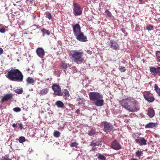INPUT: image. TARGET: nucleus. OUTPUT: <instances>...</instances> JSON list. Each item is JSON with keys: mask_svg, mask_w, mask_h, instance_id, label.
Listing matches in <instances>:
<instances>
[{"mask_svg": "<svg viewBox=\"0 0 160 160\" xmlns=\"http://www.w3.org/2000/svg\"><path fill=\"white\" fill-rule=\"evenodd\" d=\"M122 106L129 112H133L139 110L138 102L132 98L123 99L120 102Z\"/></svg>", "mask_w": 160, "mask_h": 160, "instance_id": "1", "label": "nucleus"}, {"mask_svg": "<svg viewBox=\"0 0 160 160\" xmlns=\"http://www.w3.org/2000/svg\"><path fill=\"white\" fill-rule=\"evenodd\" d=\"M6 77L10 80L17 82H22L23 75L21 72L18 69H12L7 72Z\"/></svg>", "mask_w": 160, "mask_h": 160, "instance_id": "2", "label": "nucleus"}, {"mask_svg": "<svg viewBox=\"0 0 160 160\" xmlns=\"http://www.w3.org/2000/svg\"><path fill=\"white\" fill-rule=\"evenodd\" d=\"M88 95L90 100L93 101L96 106L100 107L103 105V96L99 93L95 92H90Z\"/></svg>", "mask_w": 160, "mask_h": 160, "instance_id": "3", "label": "nucleus"}, {"mask_svg": "<svg viewBox=\"0 0 160 160\" xmlns=\"http://www.w3.org/2000/svg\"><path fill=\"white\" fill-rule=\"evenodd\" d=\"M83 52L81 50H72L70 54V57L73 62L78 64H81L83 60L82 57Z\"/></svg>", "mask_w": 160, "mask_h": 160, "instance_id": "4", "label": "nucleus"}, {"mask_svg": "<svg viewBox=\"0 0 160 160\" xmlns=\"http://www.w3.org/2000/svg\"><path fill=\"white\" fill-rule=\"evenodd\" d=\"M104 124V131L107 133L110 132L111 131H113L115 130L113 126L110 122L106 121L102 122Z\"/></svg>", "mask_w": 160, "mask_h": 160, "instance_id": "5", "label": "nucleus"}, {"mask_svg": "<svg viewBox=\"0 0 160 160\" xmlns=\"http://www.w3.org/2000/svg\"><path fill=\"white\" fill-rule=\"evenodd\" d=\"M52 88L54 91V93L56 96H62V92H61V88L58 84L54 83L52 86Z\"/></svg>", "mask_w": 160, "mask_h": 160, "instance_id": "6", "label": "nucleus"}, {"mask_svg": "<svg viewBox=\"0 0 160 160\" xmlns=\"http://www.w3.org/2000/svg\"><path fill=\"white\" fill-rule=\"evenodd\" d=\"M73 14L75 16L81 15L82 12V10L81 8L78 4L76 3L73 4Z\"/></svg>", "mask_w": 160, "mask_h": 160, "instance_id": "7", "label": "nucleus"}, {"mask_svg": "<svg viewBox=\"0 0 160 160\" xmlns=\"http://www.w3.org/2000/svg\"><path fill=\"white\" fill-rule=\"evenodd\" d=\"M152 96V94L148 91L145 92L143 94L145 99L149 102H152L155 100L154 97Z\"/></svg>", "mask_w": 160, "mask_h": 160, "instance_id": "8", "label": "nucleus"}, {"mask_svg": "<svg viewBox=\"0 0 160 160\" xmlns=\"http://www.w3.org/2000/svg\"><path fill=\"white\" fill-rule=\"evenodd\" d=\"M149 70L152 75H158L160 76V67L155 68L152 66L149 67Z\"/></svg>", "mask_w": 160, "mask_h": 160, "instance_id": "9", "label": "nucleus"}, {"mask_svg": "<svg viewBox=\"0 0 160 160\" xmlns=\"http://www.w3.org/2000/svg\"><path fill=\"white\" fill-rule=\"evenodd\" d=\"M76 39L78 41L82 42H85L87 41V38L84 36L83 32H81L79 34L75 36Z\"/></svg>", "mask_w": 160, "mask_h": 160, "instance_id": "10", "label": "nucleus"}, {"mask_svg": "<svg viewBox=\"0 0 160 160\" xmlns=\"http://www.w3.org/2000/svg\"><path fill=\"white\" fill-rule=\"evenodd\" d=\"M111 146L112 148L116 150H120L122 148L121 145L116 140H115L112 142Z\"/></svg>", "mask_w": 160, "mask_h": 160, "instance_id": "11", "label": "nucleus"}, {"mask_svg": "<svg viewBox=\"0 0 160 160\" xmlns=\"http://www.w3.org/2000/svg\"><path fill=\"white\" fill-rule=\"evenodd\" d=\"M72 28L74 34L75 36L81 32V28L78 23L73 25Z\"/></svg>", "mask_w": 160, "mask_h": 160, "instance_id": "12", "label": "nucleus"}, {"mask_svg": "<svg viewBox=\"0 0 160 160\" xmlns=\"http://www.w3.org/2000/svg\"><path fill=\"white\" fill-rule=\"evenodd\" d=\"M136 143L138 144L140 146L145 145L147 144V140L143 138L140 139H136L135 140Z\"/></svg>", "mask_w": 160, "mask_h": 160, "instance_id": "13", "label": "nucleus"}, {"mask_svg": "<svg viewBox=\"0 0 160 160\" xmlns=\"http://www.w3.org/2000/svg\"><path fill=\"white\" fill-rule=\"evenodd\" d=\"M12 97V93L7 94L2 97L1 99V102H3L11 99Z\"/></svg>", "mask_w": 160, "mask_h": 160, "instance_id": "14", "label": "nucleus"}, {"mask_svg": "<svg viewBox=\"0 0 160 160\" xmlns=\"http://www.w3.org/2000/svg\"><path fill=\"white\" fill-rule=\"evenodd\" d=\"M36 53L38 56L41 58H42L45 55L44 50L41 48H37L36 50Z\"/></svg>", "mask_w": 160, "mask_h": 160, "instance_id": "15", "label": "nucleus"}, {"mask_svg": "<svg viewBox=\"0 0 160 160\" xmlns=\"http://www.w3.org/2000/svg\"><path fill=\"white\" fill-rule=\"evenodd\" d=\"M110 47L113 49L116 50L119 47L118 43L114 40L110 41Z\"/></svg>", "mask_w": 160, "mask_h": 160, "instance_id": "16", "label": "nucleus"}, {"mask_svg": "<svg viewBox=\"0 0 160 160\" xmlns=\"http://www.w3.org/2000/svg\"><path fill=\"white\" fill-rule=\"evenodd\" d=\"M49 92V88H45L41 89L39 94L41 96H43L47 94Z\"/></svg>", "mask_w": 160, "mask_h": 160, "instance_id": "17", "label": "nucleus"}, {"mask_svg": "<svg viewBox=\"0 0 160 160\" xmlns=\"http://www.w3.org/2000/svg\"><path fill=\"white\" fill-rule=\"evenodd\" d=\"M102 141H93L90 144V146L92 147H95L96 146H99V145H102Z\"/></svg>", "mask_w": 160, "mask_h": 160, "instance_id": "18", "label": "nucleus"}, {"mask_svg": "<svg viewBox=\"0 0 160 160\" xmlns=\"http://www.w3.org/2000/svg\"><path fill=\"white\" fill-rule=\"evenodd\" d=\"M157 124V123L149 122L145 125V128H152L156 127Z\"/></svg>", "mask_w": 160, "mask_h": 160, "instance_id": "19", "label": "nucleus"}, {"mask_svg": "<svg viewBox=\"0 0 160 160\" xmlns=\"http://www.w3.org/2000/svg\"><path fill=\"white\" fill-rule=\"evenodd\" d=\"M26 82L28 84H32L33 85L35 82L33 79L32 78L28 77L26 79Z\"/></svg>", "mask_w": 160, "mask_h": 160, "instance_id": "20", "label": "nucleus"}, {"mask_svg": "<svg viewBox=\"0 0 160 160\" xmlns=\"http://www.w3.org/2000/svg\"><path fill=\"white\" fill-rule=\"evenodd\" d=\"M96 156L98 158L99 160H106V159L104 155L99 153L97 154Z\"/></svg>", "mask_w": 160, "mask_h": 160, "instance_id": "21", "label": "nucleus"}, {"mask_svg": "<svg viewBox=\"0 0 160 160\" xmlns=\"http://www.w3.org/2000/svg\"><path fill=\"white\" fill-rule=\"evenodd\" d=\"M76 101L78 102L80 104L84 105L85 104V100L83 98H77Z\"/></svg>", "mask_w": 160, "mask_h": 160, "instance_id": "22", "label": "nucleus"}, {"mask_svg": "<svg viewBox=\"0 0 160 160\" xmlns=\"http://www.w3.org/2000/svg\"><path fill=\"white\" fill-rule=\"evenodd\" d=\"M55 104L58 108H62L64 105L63 102L60 101H57L55 103Z\"/></svg>", "mask_w": 160, "mask_h": 160, "instance_id": "23", "label": "nucleus"}, {"mask_svg": "<svg viewBox=\"0 0 160 160\" xmlns=\"http://www.w3.org/2000/svg\"><path fill=\"white\" fill-rule=\"evenodd\" d=\"M148 113V115L151 118L153 117L155 114L154 110L152 109H149Z\"/></svg>", "mask_w": 160, "mask_h": 160, "instance_id": "24", "label": "nucleus"}, {"mask_svg": "<svg viewBox=\"0 0 160 160\" xmlns=\"http://www.w3.org/2000/svg\"><path fill=\"white\" fill-rule=\"evenodd\" d=\"M154 90L158 96H160V88L156 84H155L154 85Z\"/></svg>", "mask_w": 160, "mask_h": 160, "instance_id": "25", "label": "nucleus"}, {"mask_svg": "<svg viewBox=\"0 0 160 160\" xmlns=\"http://www.w3.org/2000/svg\"><path fill=\"white\" fill-rule=\"evenodd\" d=\"M60 66L61 68L63 69H66L68 67L67 64L64 61L61 62Z\"/></svg>", "mask_w": 160, "mask_h": 160, "instance_id": "26", "label": "nucleus"}, {"mask_svg": "<svg viewBox=\"0 0 160 160\" xmlns=\"http://www.w3.org/2000/svg\"><path fill=\"white\" fill-rule=\"evenodd\" d=\"M143 154V153L142 151L138 150L135 152L136 156L140 158Z\"/></svg>", "mask_w": 160, "mask_h": 160, "instance_id": "27", "label": "nucleus"}, {"mask_svg": "<svg viewBox=\"0 0 160 160\" xmlns=\"http://www.w3.org/2000/svg\"><path fill=\"white\" fill-rule=\"evenodd\" d=\"M63 93L64 94L65 96L67 97H68L70 96V94L69 92L67 89H64L62 93Z\"/></svg>", "mask_w": 160, "mask_h": 160, "instance_id": "28", "label": "nucleus"}, {"mask_svg": "<svg viewBox=\"0 0 160 160\" xmlns=\"http://www.w3.org/2000/svg\"><path fill=\"white\" fill-rule=\"evenodd\" d=\"M41 32L43 33V34H46L48 35H49L50 34V32L48 30L45 29L44 28L42 29Z\"/></svg>", "mask_w": 160, "mask_h": 160, "instance_id": "29", "label": "nucleus"}, {"mask_svg": "<svg viewBox=\"0 0 160 160\" xmlns=\"http://www.w3.org/2000/svg\"><path fill=\"white\" fill-rule=\"evenodd\" d=\"M14 92L18 94H21L23 92V90L22 88L17 89L14 90Z\"/></svg>", "mask_w": 160, "mask_h": 160, "instance_id": "30", "label": "nucleus"}, {"mask_svg": "<svg viewBox=\"0 0 160 160\" xmlns=\"http://www.w3.org/2000/svg\"><path fill=\"white\" fill-rule=\"evenodd\" d=\"M146 28V29L148 31L153 30L154 29L153 26L151 24L148 25Z\"/></svg>", "mask_w": 160, "mask_h": 160, "instance_id": "31", "label": "nucleus"}, {"mask_svg": "<svg viewBox=\"0 0 160 160\" xmlns=\"http://www.w3.org/2000/svg\"><path fill=\"white\" fill-rule=\"evenodd\" d=\"M46 17L48 19H52V15L49 12H45Z\"/></svg>", "mask_w": 160, "mask_h": 160, "instance_id": "32", "label": "nucleus"}, {"mask_svg": "<svg viewBox=\"0 0 160 160\" xmlns=\"http://www.w3.org/2000/svg\"><path fill=\"white\" fill-rule=\"evenodd\" d=\"M95 130L93 129H91L88 132V134L89 136L93 135L95 133Z\"/></svg>", "mask_w": 160, "mask_h": 160, "instance_id": "33", "label": "nucleus"}, {"mask_svg": "<svg viewBox=\"0 0 160 160\" xmlns=\"http://www.w3.org/2000/svg\"><path fill=\"white\" fill-rule=\"evenodd\" d=\"M25 138L23 136L20 137L18 139V141L19 142L21 143L25 141Z\"/></svg>", "mask_w": 160, "mask_h": 160, "instance_id": "34", "label": "nucleus"}, {"mask_svg": "<svg viewBox=\"0 0 160 160\" xmlns=\"http://www.w3.org/2000/svg\"><path fill=\"white\" fill-rule=\"evenodd\" d=\"M60 133L59 131H56L53 133L54 137L57 138L58 137L60 136Z\"/></svg>", "mask_w": 160, "mask_h": 160, "instance_id": "35", "label": "nucleus"}, {"mask_svg": "<svg viewBox=\"0 0 160 160\" xmlns=\"http://www.w3.org/2000/svg\"><path fill=\"white\" fill-rule=\"evenodd\" d=\"M78 145V143L76 142H73L71 143L70 145V146L71 147H77V146Z\"/></svg>", "mask_w": 160, "mask_h": 160, "instance_id": "36", "label": "nucleus"}, {"mask_svg": "<svg viewBox=\"0 0 160 160\" xmlns=\"http://www.w3.org/2000/svg\"><path fill=\"white\" fill-rule=\"evenodd\" d=\"M119 71L121 72H124L126 71L125 67L122 66H120L119 68Z\"/></svg>", "mask_w": 160, "mask_h": 160, "instance_id": "37", "label": "nucleus"}, {"mask_svg": "<svg viewBox=\"0 0 160 160\" xmlns=\"http://www.w3.org/2000/svg\"><path fill=\"white\" fill-rule=\"evenodd\" d=\"M156 56L158 59V61L160 62V51H157L156 52Z\"/></svg>", "mask_w": 160, "mask_h": 160, "instance_id": "38", "label": "nucleus"}, {"mask_svg": "<svg viewBox=\"0 0 160 160\" xmlns=\"http://www.w3.org/2000/svg\"><path fill=\"white\" fill-rule=\"evenodd\" d=\"M105 14L106 16L109 17H111L112 16V13L108 10L105 11Z\"/></svg>", "mask_w": 160, "mask_h": 160, "instance_id": "39", "label": "nucleus"}, {"mask_svg": "<svg viewBox=\"0 0 160 160\" xmlns=\"http://www.w3.org/2000/svg\"><path fill=\"white\" fill-rule=\"evenodd\" d=\"M13 110L16 112H20L21 110V108L19 107H16L13 109Z\"/></svg>", "mask_w": 160, "mask_h": 160, "instance_id": "40", "label": "nucleus"}, {"mask_svg": "<svg viewBox=\"0 0 160 160\" xmlns=\"http://www.w3.org/2000/svg\"><path fill=\"white\" fill-rule=\"evenodd\" d=\"M6 30L4 28H2L0 29V32L2 33H4L5 32Z\"/></svg>", "mask_w": 160, "mask_h": 160, "instance_id": "41", "label": "nucleus"}, {"mask_svg": "<svg viewBox=\"0 0 160 160\" xmlns=\"http://www.w3.org/2000/svg\"><path fill=\"white\" fill-rule=\"evenodd\" d=\"M1 160H9V159L7 157L5 156V157H2L1 159Z\"/></svg>", "mask_w": 160, "mask_h": 160, "instance_id": "42", "label": "nucleus"}, {"mask_svg": "<svg viewBox=\"0 0 160 160\" xmlns=\"http://www.w3.org/2000/svg\"><path fill=\"white\" fill-rule=\"evenodd\" d=\"M18 125L19 126L20 130H22L23 128V125L22 123H19Z\"/></svg>", "mask_w": 160, "mask_h": 160, "instance_id": "43", "label": "nucleus"}, {"mask_svg": "<svg viewBox=\"0 0 160 160\" xmlns=\"http://www.w3.org/2000/svg\"><path fill=\"white\" fill-rule=\"evenodd\" d=\"M3 50L1 48H0V55L2 54L3 52Z\"/></svg>", "mask_w": 160, "mask_h": 160, "instance_id": "44", "label": "nucleus"}, {"mask_svg": "<svg viewBox=\"0 0 160 160\" xmlns=\"http://www.w3.org/2000/svg\"><path fill=\"white\" fill-rule=\"evenodd\" d=\"M12 126L14 128H16L17 127V124L13 123L12 125Z\"/></svg>", "mask_w": 160, "mask_h": 160, "instance_id": "45", "label": "nucleus"}, {"mask_svg": "<svg viewBox=\"0 0 160 160\" xmlns=\"http://www.w3.org/2000/svg\"><path fill=\"white\" fill-rule=\"evenodd\" d=\"M154 136L155 137H157V138H159L160 137V136L158 134H155L154 135Z\"/></svg>", "mask_w": 160, "mask_h": 160, "instance_id": "46", "label": "nucleus"}, {"mask_svg": "<svg viewBox=\"0 0 160 160\" xmlns=\"http://www.w3.org/2000/svg\"><path fill=\"white\" fill-rule=\"evenodd\" d=\"M80 110L78 109H77L76 111V112L77 113V114H79V112H80Z\"/></svg>", "mask_w": 160, "mask_h": 160, "instance_id": "47", "label": "nucleus"}, {"mask_svg": "<svg viewBox=\"0 0 160 160\" xmlns=\"http://www.w3.org/2000/svg\"><path fill=\"white\" fill-rule=\"evenodd\" d=\"M139 3L140 4H142V0H139Z\"/></svg>", "mask_w": 160, "mask_h": 160, "instance_id": "48", "label": "nucleus"}, {"mask_svg": "<svg viewBox=\"0 0 160 160\" xmlns=\"http://www.w3.org/2000/svg\"><path fill=\"white\" fill-rule=\"evenodd\" d=\"M95 149H96V148H94V147H92V150L94 151Z\"/></svg>", "mask_w": 160, "mask_h": 160, "instance_id": "49", "label": "nucleus"}, {"mask_svg": "<svg viewBox=\"0 0 160 160\" xmlns=\"http://www.w3.org/2000/svg\"><path fill=\"white\" fill-rule=\"evenodd\" d=\"M129 160H138L136 158H132L131 159H129Z\"/></svg>", "mask_w": 160, "mask_h": 160, "instance_id": "50", "label": "nucleus"}, {"mask_svg": "<svg viewBox=\"0 0 160 160\" xmlns=\"http://www.w3.org/2000/svg\"><path fill=\"white\" fill-rule=\"evenodd\" d=\"M28 0L30 2H32L34 0Z\"/></svg>", "mask_w": 160, "mask_h": 160, "instance_id": "51", "label": "nucleus"}, {"mask_svg": "<svg viewBox=\"0 0 160 160\" xmlns=\"http://www.w3.org/2000/svg\"><path fill=\"white\" fill-rule=\"evenodd\" d=\"M64 72H66V71L65 70H64Z\"/></svg>", "mask_w": 160, "mask_h": 160, "instance_id": "52", "label": "nucleus"}]
</instances>
